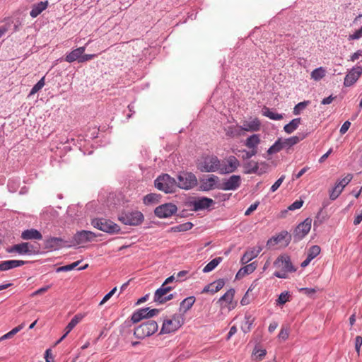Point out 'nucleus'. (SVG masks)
<instances>
[{
  "label": "nucleus",
  "instance_id": "1",
  "mask_svg": "<svg viewBox=\"0 0 362 362\" xmlns=\"http://www.w3.org/2000/svg\"><path fill=\"white\" fill-rule=\"evenodd\" d=\"M305 136L306 134L300 133L287 139L279 138L274 144L269 148L267 153L272 155L278 153L283 149L289 152V150L292 146L298 144L300 141L304 139Z\"/></svg>",
  "mask_w": 362,
  "mask_h": 362
},
{
  "label": "nucleus",
  "instance_id": "2",
  "mask_svg": "<svg viewBox=\"0 0 362 362\" xmlns=\"http://www.w3.org/2000/svg\"><path fill=\"white\" fill-rule=\"evenodd\" d=\"M197 167L203 173L218 172L220 160L214 155L203 156L197 160Z\"/></svg>",
  "mask_w": 362,
  "mask_h": 362
},
{
  "label": "nucleus",
  "instance_id": "3",
  "mask_svg": "<svg viewBox=\"0 0 362 362\" xmlns=\"http://www.w3.org/2000/svg\"><path fill=\"white\" fill-rule=\"evenodd\" d=\"M158 323L153 320H148L134 329V334L138 339H144L151 336L158 331Z\"/></svg>",
  "mask_w": 362,
  "mask_h": 362
},
{
  "label": "nucleus",
  "instance_id": "4",
  "mask_svg": "<svg viewBox=\"0 0 362 362\" xmlns=\"http://www.w3.org/2000/svg\"><path fill=\"white\" fill-rule=\"evenodd\" d=\"M197 185L196 175L191 172H180L176 180V187L180 189L188 190L192 189Z\"/></svg>",
  "mask_w": 362,
  "mask_h": 362
},
{
  "label": "nucleus",
  "instance_id": "5",
  "mask_svg": "<svg viewBox=\"0 0 362 362\" xmlns=\"http://www.w3.org/2000/svg\"><path fill=\"white\" fill-rule=\"evenodd\" d=\"M154 185L160 191L170 193L176 187V180L168 174H162L155 180Z\"/></svg>",
  "mask_w": 362,
  "mask_h": 362
},
{
  "label": "nucleus",
  "instance_id": "6",
  "mask_svg": "<svg viewBox=\"0 0 362 362\" xmlns=\"http://www.w3.org/2000/svg\"><path fill=\"white\" fill-rule=\"evenodd\" d=\"M118 219L125 225L137 226L143 223L144 216L141 211H133L122 214Z\"/></svg>",
  "mask_w": 362,
  "mask_h": 362
},
{
  "label": "nucleus",
  "instance_id": "7",
  "mask_svg": "<svg viewBox=\"0 0 362 362\" xmlns=\"http://www.w3.org/2000/svg\"><path fill=\"white\" fill-rule=\"evenodd\" d=\"M184 322V318L181 315H174L171 319L163 321L160 334H168L178 329Z\"/></svg>",
  "mask_w": 362,
  "mask_h": 362
},
{
  "label": "nucleus",
  "instance_id": "8",
  "mask_svg": "<svg viewBox=\"0 0 362 362\" xmlns=\"http://www.w3.org/2000/svg\"><path fill=\"white\" fill-rule=\"evenodd\" d=\"M269 165L265 162L259 163L258 162H255L254 160H250L244 165L245 174L254 173L261 175L267 171Z\"/></svg>",
  "mask_w": 362,
  "mask_h": 362
},
{
  "label": "nucleus",
  "instance_id": "9",
  "mask_svg": "<svg viewBox=\"0 0 362 362\" xmlns=\"http://www.w3.org/2000/svg\"><path fill=\"white\" fill-rule=\"evenodd\" d=\"M312 219L307 218L295 228L293 238L295 242L301 240L310 230Z\"/></svg>",
  "mask_w": 362,
  "mask_h": 362
},
{
  "label": "nucleus",
  "instance_id": "10",
  "mask_svg": "<svg viewBox=\"0 0 362 362\" xmlns=\"http://www.w3.org/2000/svg\"><path fill=\"white\" fill-rule=\"evenodd\" d=\"M240 165L239 160L235 156H229L226 160H220V174H229L235 172Z\"/></svg>",
  "mask_w": 362,
  "mask_h": 362
},
{
  "label": "nucleus",
  "instance_id": "11",
  "mask_svg": "<svg viewBox=\"0 0 362 362\" xmlns=\"http://www.w3.org/2000/svg\"><path fill=\"white\" fill-rule=\"evenodd\" d=\"M177 211V207L172 203H166L157 206L154 210L155 215L160 218L172 216Z\"/></svg>",
  "mask_w": 362,
  "mask_h": 362
},
{
  "label": "nucleus",
  "instance_id": "12",
  "mask_svg": "<svg viewBox=\"0 0 362 362\" xmlns=\"http://www.w3.org/2000/svg\"><path fill=\"white\" fill-rule=\"evenodd\" d=\"M220 185L219 177L211 174L208 175L207 178L201 180L199 188L202 191L208 192L214 189H220Z\"/></svg>",
  "mask_w": 362,
  "mask_h": 362
},
{
  "label": "nucleus",
  "instance_id": "13",
  "mask_svg": "<svg viewBox=\"0 0 362 362\" xmlns=\"http://www.w3.org/2000/svg\"><path fill=\"white\" fill-rule=\"evenodd\" d=\"M174 287L162 284L154 293V301L160 304L165 303V302L173 298V294L168 295Z\"/></svg>",
  "mask_w": 362,
  "mask_h": 362
},
{
  "label": "nucleus",
  "instance_id": "14",
  "mask_svg": "<svg viewBox=\"0 0 362 362\" xmlns=\"http://www.w3.org/2000/svg\"><path fill=\"white\" fill-rule=\"evenodd\" d=\"M241 185V177L237 175H233L229 178L223 180L220 185V189L225 191H235L238 189Z\"/></svg>",
  "mask_w": 362,
  "mask_h": 362
},
{
  "label": "nucleus",
  "instance_id": "15",
  "mask_svg": "<svg viewBox=\"0 0 362 362\" xmlns=\"http://www.w3.org/2000/svg\"><path fill=\"white\" fill-rule=\"evenodd\" d=\"M10 252H17L19 255H33L37 252L33 245L29 243H21L13 245L8 250Z\"/></svg>",
  "mask_w": 362,
  "mask_h": 362
},
{
  "label": "nucleus",
  "instance_id": "16",
  "mask_svg": "<svg viewBox=\"0 0 362 362\" xmlns=\"http://www.w3.org/2000/svg\"><path fill=\"white\" fill-rule=\"evenodd\" d=\"M274 266L282 272H296L291 258L287 255H280L274 262Z\"/></svg>",
  "mask_w": 362,
  "mask_h": 362
},
{
  "label": "nucleus",
  "instance_id": "17",
  "mask_svg": "<svg viewBox=\"0 0 362 362\" xmlns=\"http://www.w3.org/2000/svg\"><path fill=\"white\" fill-rule=\"evenodd\" d=\"M214 203V200L208 197H200L189 202V206L194 211L209 209Z\"/></svg>",
  "mask_w": 362,
  "mask_h": 362
},
{
  "label": "nucleus",
  "instance_id": "18",
  "mask_svg": "<svg viewBox=\"0 0 362 362\" xmlns=\"http://www.w3.org/2000/svg\"><path fill=\"white\" fill-rule=\"evenodd\" d=\"M362 74V66H354L344 78V86L349 87L354 84Z\"/></svg>",
  "mask_w": 362,
  "mask_h": 362
},
{
  "label": "nucleus",
  "instance_id": "19",
  "mask_svg": "<svg viewBox=\"0 0 362 362\" xmlns=\"http://www.w3.org/2000/svg\"><path fill=\"white\" fill-rule=\"evenodd\" d=\"M95 238L96 235L94 233L85 230L77 232L74 236V241L78 245L91 242L94 240Z\"/></svg>",
  "mask_w": 362,
  "mask_h": 362
},
{
  "label": "nucleus",
  "instance_id": "20",
  "mask_svg": "<svg viewBox=\"0 0 362 362\" xmlns=\"http://www.w3.org/2000/svg\"><path fill=\"white\" fill-rule=\"evenodd\" d=\"M226 284V280L224 279H217L204 287L201 293H209L214 295L219 291L224 285Z\"/></svg>",
  "mask_w": 362,
  "mask_h": 362
},
{
  "label": "nucleus",
  "instance_id": "21",
  "mask_svg": "<svg viewBox=\"0 0 362 362\" xmlns=\"http://www.w3.org/2000/svg\"><path fill=\"white\" fill-rule=\"evenodd\" d=\"M88 267V264H82V261H76L64 266L58 267L55 269V272H69L71 270L81 271L87 269Z\"/></svg>",
  "mask_w": 362,
  "mask_h": 362
},
{
  "label": "nucleus",
  "instance_id": "22",
  "mask_svg": "<svg viewBox=\"0 0 362 362\" xmlns=\"http://www.w3.org/2000/svg\"><path fill=\"white\" fill-rule=\"evenodd\" d=\"M262 245H257L255 247L249 248L243 255L241 258V262L243 264H247L260 253L262 250Z\"/></svg>",
  "mask_w": 362,
  "mask_h": 362
},
{
  "label": "nucleus",
  "instance_id": "23",
  "mask_svg": "<svg viewBox=\"0 0 362 362\" xmlns=\"http://www.w3.org/2000/svg\"><path fill=\"white\" fill-rule=\"evenodd\" d=\"M92 225L102 231L110 233H113L112 223L111 221H107L105 219H94L92 221Z\"/></svg>",
  "mask_w": 362,
  "mask_h": 362
},
{
  "label": "nucleus",
  "instance_id": "24",
  "mask_svg": "<svg viewBox=\"0 0 362 362\" xmlns=\"http://www.w3.org/2000/svg\"><path fill=\"white\" fill-rule=\"evenodd\" d=\"M320 247L318 245L310 247L306 253L305 259L301 262L300 266L303 268L307 267L310 262L320 254Z\"/></svg>",
  "mask_w": 362,
  "mask_h": 362
},
{
  "label": "nucleus",
  "instance_id": "25",
  "mask_svg": "<svg viewBox=\"0 0 362 362\" xmlns=\"http://www.w3.org/2000/svg\"><path fill=\"white\" fill-rule=\"evenodd\" d=\"M255 317L252 313L247 312L245 315L244 321L241 325V329L244 333H248L251 331Z\"/></svg>",
  "mask_w": 362,
  "mask_h": 362
},
{
  "label": "nucleus",
  "instance_id": "26",
  "mask_svg": "<svg viewBox=\"0 0 362 362\" xmlns=\"http://www.w3.org/2000/svg\"><path fill=\"white\" fill-rule=\"evenodd\" d=\"M27 263L23 260L11 259L0 262V271H6L21 267Z\"/></svg>",
  "mask_w": 362,
  "mask_h": 362
},
{
  "label": "nucleus",
  "instance_id": "27",
  "mask_svg": "<svg viewBox=\"0 0 362 362\" xmlns=\"http://www.w3.org/2000/svg\"><path fill=\"white\" fill-rule=\"evenodd\" d=\"M85 49V47H80L72 50L71 52L66 55L65 61L69 63H71L77 60L78 62H80V58L81 57V54L84 53Z\"/></svg>",
  "mask_w": 362,
  "mask_h": 362
},
{
  "label": "nucleus",
  "instance_id": "28",
  "mask_svg": "<svg viewBox=\"0 0 362 362\" xmlns=\"http://www.w3.org/2000/svg\"><path fill=\"white\" fill-rule=\"evenodd\" d=\"M260 122L258 119L255 118L252 121H245L243 126L240 129L246 132H257L260 129Z\"/></svg>",
  "mask_w": 362,
  "mask_h": 362
},
{
  "label": "nucleus",
  "instance_id": "29",
  "mask_svg": "<svg viewBox=\"0 0 362 362\" xmlns=\"http://www.w3.org/2000/svg\"><path fill=\"white\" fill-rule=\"evenodd\" d=\"M48 4V1H40L37 4H33L32 9L30 11V16L32 18H36L43 11L47 8Z\"/></svg>",
  "mask_w": 362,
  "mask_h": 362
},
{
  "label": "nucleus",
  "instance_id": "30",
  "mask_svg": "<svg viewBox=\"0 0 362 362\" xmlns=\"http://www.w3.org/2000/svg\"><path fill=\"white\" fill-rule=\"evenodd\" d=\"M21 238L23 240H41L42 238V234L36 229H28L21 233Z\"/></svg>",
  "mask_w": 362,
  "mask_h": 362
},
{
  "label": "nucleus",
  "instance_id": "31",
  "mask_svg": "<svg viewBox=\"0 0 362 362\" xmlns=\"http://www.w3.org/2000/svg\"><path fill=\"white\" fill-rule=\"evenodd\" d=\"M148 308H144L137 310L134 312L132 315V321L134 323H137L144 318H148Z\"/></svg>",
  "mask_w": 362,
  "mask_h": 362
},
{
  "label": "nucleus",
  "instance_id": "32",
  "mask_svg": "<svg viewBox=\"0 0 362 362\" xmlns=\"http://www.w3.org/2000/svg\"><path fill=\"white\" fill-rule=\"evenodd\" d=\"M195 302L194 296H189L185 298L180 304L179 310L182 313H186L194 305Z\"/></svg>",
  "mask_w": 362,
  "mask_h": 362
},
{
  "label": "nucleus",
  "instance_id": "33",
  "mask_svg": "<svg viewBox=\"0 0 362 362\" xmlns=\"http://www.w3.org/2000/svg\"><path fill=\"white\" fill-rule=\"evenodd\" d=\"M235 295V290L233 288H230L227 292H226L219 299L218 303H222V302H225L229 308L231 307L233 308V305H231L233 303V300Z\"/></svg>",
  "mask_w": 362,
  "mask_h": 362
},
{
  "label": "nucleus",
  "instance_id": "34",
  "mask_svg": "<svg viewBox=\"0 0 362 362\" xmlns=\"http://www.w3.org/2000/svg\"><path fill=\"white\" fill-rule=\"evenodd\" d=\"M160 195L156 193H150L143 198V202L145 205H152L158 204L160 199Z\"/></svg>",
  "mask_w": 362,
  "mask_h": 362
},
{
  "label": "nucleus",
  "instance_id": "35",
  "mask_svg": "<svg viewBox=\"0 0 362 362\" xmlns=\"http://www.w3.org/2000/svg\"><path fill=\"white\" fill-rule=\"evenodd\" d=\"M259 143V136L258 134H252L246 139L245 146L249 148L257 149Z\"/></svg>",
  "mask_w": 362,
  "mask_h": 362
},
{
  "label": "nucleus",
  "instance_id": "36",
  "mask_svg": "<svg viewBox=\"0 0 362 362\" xmlns=\"http://www.w3.org/2000/svg\"><path fill=\"white\" fill-rule=\"evenodd\" d=\"M300 118H295L292 119L288 124H286L284 127V131L287 134L293 133L300 124Z\"/></svg>",
  "mask_w": 362,
  "mask_h": 362
},
{
  "label": "nucleus",
  "instance_id": "37",
  "mask_svg": "<svg viewBox=\"0 0 362 362\" xmlns=\"http://www.w3.org/2000/svg\"><path fill=\"white\" fill-rule=\"evenodd\" d=\"M83 315L81 314L76 315L69 322V324L65 327V333L68 334L76 326V325L83 319Z\"/></svg>",
  "mask_w": 362,
  "mask_h": 362
},
{
  "label": "nucleus",
  "instance_id": "38",
  "mask_svg": "<svg viewBox=\"0 0 362 362\" xmlns=\"http://www.w3.org/2000/svg\"><path fill=\"white\" fill-rule=\"evenodd\" d=\"M262 115L272 120H280L283 118V115L281 114L274 112L267 107H263Z\"/></svg>",
  "mask_w": 362,
  "mask_h": 362
},
{
  "label": "nucleus",
  "instance_id": "39",
  "mask_svg": "<svg viewBox=\"0 0 362 362\" xmlns=\"http://www.w3.org/2000/svg\"><path fill=\"white\" fill-rule=\"evenodd\" d=\"M240 127L229 126L225 128L226 135L228 137L233 138L238 136L240 134Z\"/></svg>",
  "mask_w": 362,
  "mask_h": 362
},
{
  "label": "nucleus",
  "instance_id": "40",
  "mask_svg": "<svg viewBox=\"0 0 362 362\" xmlns=\"http://www.w3.org/2000/svg\"><path fill=\"white\" fill-rule=\"evenodd\" d=\"M325 69L323 67H319L311 72V78L315 81H320L325 76Z\"/></svg>",
  "mask_w": 362,
  "mask_h": 362
},
{
  "label": "nucleus",
  "instance_id": "41",
  "mask_svg": "<svg viewBox=\"0 0 362 362\" xmlns=\"http://www.w3.org/2000/svg\"><path fill=\"white\" fill-rule=\"evenodd\" d=\"M221 257H216L210 261L202 269V272H211L221 262Z\"/></svg>",
  "mask_w": 362,
  "mask_h": 362
},
{
  "label": "nucleus",
  "instance_id": "42",
  "mask_svg": "<svg viewBox=\"0 0 362 362\" xmlns=\"http://www.w3.org/2000/svg\"><path fill=\"white\" fill-rule=\"evenodd\" d=\"M187 273H177V276H175L174 275L167 278L165 281L163 283V285L168 286L170 283H172L174 281H182L184 280V279L187 278L185 275Z\"/></svg>",
  "mask_w": 362,
  "mask_h": 362
},
{
  "label": "nucleus",
  "instance_id": "43",
  "mask_svg": "<svg viewBox=\"0 0 362 362\" xmlns=\"http://www.w3.org/2000/svg\"><path fill=\"white\" fill-rule=\"evenodd\" d=\"M192 227L193 224L191 222H186L174 226L172 230L175 232H184L190 230Z\"/></svg>",
  "mask_w": 362,
  "mask_h": 362
},
{
  "label": "nucleus",
  "instance_id": "44",
  "mask_svg": "<svg viewBox=\"0 0 362 362\" xmlns=\"http://www.w3.org/2000/svg\"><path fill=\"white\" fill-rule=\"evenodd\" d=\"M64 241L61 238H50L47 241L48 246L51 247H57L63 246Z\"/></svg>",
  "mask_w": 362,
  "mask_h": 362
},
{
  "label": "nucleus",
  "instance_id": "45",
  "mask_svg": "<svg viewBox=\"0 0 362 362\" xmlns=\"http://www.w3.org/2000/svg\"><path fill=\"white\" fill-rule=\"evenodd\" d=\"M353 178L352 174H348L344 177L338 180L336 185H338L343 190L344 188L351 181Z\"/></svg>",
  "mask_w": 362,
  "mask_h": 362
},
{
  "label": "nucleus",
  "instance_id": "46",
  "mask_svg": "<svg viewBox=\"0 0 362 362\" xmlns=\"http://www.w3.org/2000/svg\"><path fill=\"white\" fill-rule=\"evenodd\" d=\"M277 240L281 243L282 240H285V245H287L291 239V235L288 234L287 231H282L276 236Z\"/></svg>",
  "mask_w": 362,
  "mask_h": 362
},
{
  "label": "nucleus",
  "instance_id": "47",
  "mask_svg": "<svg viewBox=\"0 0 362 362\" xmlns=\"http://www.w3.org/2000/svg\"><path fill=\"white\" fill-rule=\"evenodd\" d=\"M252 354L255 356L256 360L259 361L263 359L267 354V351L265 349H259L257 346H256L253 350Z\"/></svg>",
  "mask_w": 362,
  "mask_h": 362
},
{
  "label": "nucleus",
  "instance_id": "48",
  "mask_svg": "<svg viewBox=\"0 0 362 362\" xmlns=\"http://www.w3.org/2000/svg\"><path fill=\"white\" fill-rule=\"evenodd\" d=\"M342 191L341 188L335 184L334 187L329 191V199L332 201L335 200L341 194Z\"/></svg>",
  "mask_w": 362,
  "mask_h": 362
},
{
  "label": "nucleus",
  "instance_id": "49",
  "mask_svg": "<svg viewBox=\"0 0 362 362\" xmlns=\"http://www.w3.org/2000/svg\"><path fill=\"white\" fill-rule=\"evenodd\" d=\"M45 86V76L41 78V79L32 88L30 95H34L37 93L40 90H41Z\"/></svg>",
  "mask_w": 362,
  "mask_h": 362
},
{
  "label": "nucleus",
  "instance_id": "50",
  "mask_svg": "<svg viewBox=\"0 0 362 362\" xmlns=\"http://www.w3.org/2000/svg\"><path fill=\"white\" fill-rule=\"evenodd\" d=\"M309 103V101H303L298 103L293 108V114L295 115H300L301 111H303L307 107Z\"/></svg>",
  "mask_w": 362,
  "mask_h": 362
},
{
  "label": "nucleus",
  "instance_id": "51",
  "mask_svg": "<svg viewBox=\"0 0 362 362\" xmlns=\"http://www.w3.org/2000/svg\"><path fill=\"white\" fill-rule=\"evenodd\" d=\"M289 296L288 292L281 293L276 300L277 304L283 305L288 301Z\"/></svg>",
  "mask_w": 362,
  "mask_h": 362
},
{
  "label": "nucleus",
  "instance_id": "52",
  "mask_svg": "<svg viewBox=\"0 0 362 362\" xmlns=\"http://www.w3.org/2000/svg\"><path fill=\"white\" fill-rule=\"evenodd\" d=\"M285 179V175H281L273 185L271 187V192H274L275 191H276L278 189V188L280 187V185H281V183L283 182V181Z\"/></svg>",
  "mask_w": 362,
  "mask_h": 362
},
{
  "label": "nucleus",
  "instance_id": "53",
  "mask_svg": "<svg viewBox=\"0 0 362 362\" xmlns=\"http://www.w3.org/2000/svg\"><path fill=\"white\" fill-rule=\"evenodd\" d=\"M257 268V264L255 262H252L250 264H247L243 267H241L238 272H254Z\"/></svg>",
  "mask_w": 362,
  "mask_h": 362
},
{
  "label": "nucleus",
  "instance_id": "54",
  "mask_svg": "<svg viewBox=\"0 0 362 362\" xmlns=\"http://www.w3.org/2000/svg\"><path fill=\"white\" fill-rule=\"evenodd\" d=\"M299 291L311 297L315 293L316 290L313 288H299Z\"/></svg>",
  "mask_w": 362,
  "mask_h": 362
},
{
  "label": "nucleus",
  "instance_id": "55",
  "mask_svg": "<svg viewBox=\"0 0 362 362\" xmlns=\"http://www.w3.org/2000/svg\"><path fill=\"white\" fill-rule=\"evenodd\" d=\"M303 204V201L302 200H296L293 204H291L288 207V209L291 211H293L296 209H300Z\"/></svg>",
  "mask_w": 362,
  "mask_h": 362
},
{
  "label": "nucleus",
  "instance_id": "56",
  "mask_svg": "<svg viewBox=\"0 0 362 362\" xmlns=\"http://www.w3.org/2000/svg\"><path fill=\"white\" fill-rule=\"evenodd\" d=\"M362 346V337L356 336L355 338V349L357 352L358 356L360 354V349Z\"/></svg>",
  "mask_w": 362,
  "mask_h": 362
},
{
  "label": "nucleus",
  "instance_id": "57",
  "mask_svg": "<svg viewBox=\"0 0 362 362\" xmlns=\"http://www.w3.org/2000/svg\"><path fill=\"white\" fill-rule=\"evenodd\" d=\"M362 36V26L349 37V40H358Z\"/></svg>",
  "mask_w": 362,
  "mask_h": 362
},
{
  "label": "nucleus",
  "instance_id": "58",
  "mask_svg": "<svg viewBox=\"0 0 362 362\" xmlns=\"http://www.w3.org/2000/svg\"><path fill=\"white\" fill-rule=\"evenodd\" d=\"M259 205V202H256L254 204H251L249 208L245 211V215L249 216L255 210L257 209V206Z\"/></svg>",
  "mask_w": 362,
  "mask_h": 362
},
{
  "label": "nucleus",
  "instance_id": "59",
  "mask_svg": "<svg viewBox=\"0 0 362 362\" xmlns=\"http://www.w3.org/2000/svg\"><path fill=\"white\" fill-rule=\"evenodd\" d=\"M279 242L277 240V238L275 237H272V238L269 239L267 242V246L269 248L274 247L275 245H276Z\"/></svg>",
  "mask_w": 362,
  "mask_h": 362
},
{
  "label": "nucleus",
  "instance_id": "60",
  "mask_svg": "<svg viewBox=\"0 0 362 362\" xmlns=\"http://www.w3.org/2000/svg\"><path fill=\"white\" fill-rule=\"evenodd\" d=\"M362 221V209L359 211H356V216L354 220V224L355 226L358 225Z\"/></svg>",
  "mask_w": 362,
  "mask_h": 362
},
{
  "label": "nucleus",
  "instance_id": "61",
  "mask_svg": "<svg viewBox=\"0 0 362 362\" xmlns=\"http://www.w3.org/2000/svg\"><path fill=\"white\" fill-rule=\"evenodd\" d=\"M350 126H351V122L349 121H346L340 128V130H339L340 133L341 134H344L348 131Z\"/></svg>",
  "mask_w": 362,
  "mask_h": 362
},
{
  "label": "nucleus",
  "instance_id": "62",
  "mask_svg": "<svg viewBox=\"0 0 362 362\" xmlns=\"http://www.w3.org/2000/svg\"><path fill=\"white\" fill-rule=\"evenodd\" d=\"M95 57V54H81L80 58V63H83L89 60L93 59Z\"/></svg>",
  "mask_w": 362,
  "mask_h": 362
},
{
  "label": "nucleus",
  "instance_id": "63",
  "mask_svg": "<svg viewBox=\"0 0 362 362\" xmlns=\"http://www.w3.org/2000/svg\"><path fill=\"white\" fill-rule=\"evenodd\" d=\"M288 335L289 332L287 329H281L279 334V337L282 339L283 340H286V339H288Z\"/></svg>",
  "mask_w": 362,
  "mask_h": 362
},
{
  "label": "nucleus",
  "instance_id": "64",
  "mask_svg": "<svg viewBox=\"0 0 362 362\" xmlns=\"http://www.w3.org/2000/svg\"><path fill=\"white\" fill-rule=\"evenodd\" d=\"M362 56V49H359L350 56V61L355 62Z\"/></svg>",
  "mask_w": 362,
  "mask_h": 362
}]
</instances>
